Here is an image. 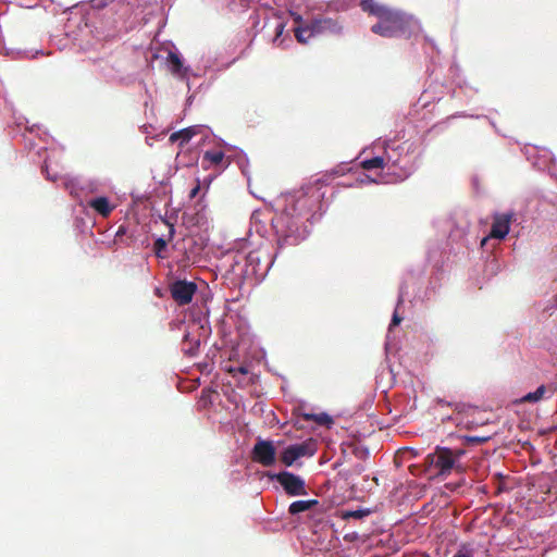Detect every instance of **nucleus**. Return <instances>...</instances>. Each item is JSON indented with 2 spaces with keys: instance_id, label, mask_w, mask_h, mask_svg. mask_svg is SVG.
<instances>
[{
  "instance_id": "1",
  "label": "nucleus",
  "mask_w": 557,
  "mask_h": 557,
  "mask_svg": "<svg viewBox=\"0 0 557 557\" xmlns=\"http://www.w3.org/2000/svg\"><path fill=\"white\" fill-rule=\"evenodd\" d=\"M362 11L379 18V22L371 27L374 34L392 38L404 34L411 22V16L405 12L382 5L374 0H361Z\"/></svg>"
},
{
  "instance_id": "2",
  "label": "nucleus",
  "mask_w": 557,
  "mask_h": 557,
  "mask_svg": "<svg viewBox=\"0 0 557 557\" xmlns=\"http://www.w3.org/2000/svg\"><path fill=\"white\" fill-rule=\"evenodd\" d=\"M465 454L466 450L461 448L437 446L425 457V463L436 470V475L447 478L453 471H463L460 459Z\"/></svg>"
},
{
  "instance_id": "3",
  "label": "nucleus",
  "mask_w": 557,
  "mask_h": 557,
  "mask_svg": "<svg viewBox=\"0 0 557 557\" xmlns=\"http://www.w3.org/2000/svg\"><path fill=\"white\" fill-rule=\"evenodd\" d=\"M317 451V445L313 440H308L302 443L293 444L287 446L281 454L282 462L290 467L301 457H311Z\"/></svg>"
},
{
  "instance_id": "4",
  "label": "nucleus",
  "mask_w": 557,
  "mask_h": 557,
  "mask_svg": "<svg viewBox=\"0 0 557 557\" xmlns=\"http://www.w3.org/2000/svg\"><path fill=\"white\" fill-rule=\"evenodd\" d=\"M251 459L263 467H272L276 461V448L273 442L258 438L251 450Z\"/></svg>"
},
{
  "instance_id": "5",
  "label": "nucleus",
  "mask_w": 557,
  "mask_h": 557,
  "mask_svg": "<svg viewBox=\"0 0 557 557\" xmlns=\"http://www.w3.org/2000/svg\"><path fill=\"white\" fill-rule=\"evenodd\" d=\"M196 292V283L186 280H177L170 285L171 297L180 306L190 304Z\"/></svg>"
},
{
  "instance_id": "6",
  "label": "nucleus",
  "mask_w": 557,
  "mask_h": 557,
  "mask_svg": "<svg viewBox=\"0 0 557 557\" xmlns=\"http://www.w3.org/2000/svg\"><path fill=\"white\" fill-rule=\"evenodd\" d=\"M512 220L513 213L494 214L491 232L487 237L482 239L481 245L484 246L490 238L504 239L510 231Z\"/></svg>"
},
{
  "instance_id": "7",
  "label": "nucleus",
  "mask_w": 557,
  "mask_h": 557,
  "mask_svg": "<svg viewBox=\"0 0 557 557\" xmlns=\"http://www.w3.org/2000/svg\"><path fill=\"white\" fill-rule=\"evenodd\" d=\"M276 480L282 485L284 491L290 496L307 494L305 481L292 472H280L276 474Z\"/></svg>"
},
{
  "instance_id": "8",
  "label": "nucleus",
  "mask_w": 557,
  "mask_h": 557,
  "mask_svg": "<svg viewBox=\"0 0 557 557\" xmlns=\"http://www.w3.org/2000/svg\"><path fill=\"white\" fill-rule=\"evenodd\" d=\"M277 224H282V226L286 224L288 227V231L284 232L278 228V225H276L277 245L280 248L295 246L299 243V237L294 234V225L289 224V218L287 215L280 216L277 219Z\"/></svg>"
},
{
  "instance_id": "9",
  "label": "nucleus",
  "mask_w": 557,
  "mask_h": 557,
  "mask_svg": "<svg viewBox=\"0 0 557 557\" xmlns=\"http://www.w3.org/2000/svg\"><path fill=\"white\" fill-rule=\"evenodd\" d=\"M314 28L318 35L323 34H332L339 35L343 30V25L338 20H333L331 17L318 18L314 20Z\"/></svg>"
},
{
  "instance_id": "10",
  "label": "nucleus",
  "mask_w": 557,
  "mask_h": 557,
  "mask_svg": "<svg viewBox=\"0 0 557 557\" xmlns=\"http://www.w3.org/2000/svg\"><path fill=\"white\" fill-rule=\"evenodd\" d=\"M556 388L550 385H540L534 392L525 394L521 401L522 403H537L545 398H552L555 395Z\"/></svg>"
},
{
  "instance_id": "11",
  "label": "nucleus",
  "mask_w": 557,
  "mask_h": 557,
  "mask_svg": "<svg viewBox=\"0 0 557 557\" xmlns=\"http://www.w3.org/2000/svg\"><path fill=\"white\" fill-rule=\"evenodd\" d=\"M168 61L170 64V70L173 75L180 78H185L187 76L188 70L183 65V62L177 53L172 51L169 52Z\"/></svg>"
},
{
  "instance_id": "12",
  "label": "nucleus",
  "mask_w": 557,
  "mask_h": 557,
  "mask_svg": "<svg viewBox=\"0 0 557 557\" xmlns=\"http://www.w3.org/2000/svg\"><path fill=\"white\" fill-rule=\"evenodd\" d=\"M197 134V127L190 126L183 128L178 132H174L170 135L169 140L171 143H176L180 140V146L183 147L187 144L195 135Z\"/></svg>"
},
{
  "instance_id": "13",
  "label": "nucleus",
  "mask_w": 557,
  "mask_h": 557,
  "mask_svg": "<svg viewBox=\"0 0 557 557\" xmlns=\"http://www.w3.org/2000/svg\"><path fill=\"white\" fill-rule=\"evenodd\" d=\"M165 224L169 226V234H168V238H158L154 243H153V251L156 253L157 257L159 258H164V255L162 253L166 246H168V242L172 240L173 237H174V234H175V227H174V224L170 223L169 221H164Z\"/></svg>"
},
{
  "instance_id": "14",
  "label": "nucleus",
  "mask_w": 557,
  "mask_h": 557,
  "mask_svg": "<svg viewBox=\"0 0 557 557\" xmlns=\"http://www.w3.org/2000/svg\"><path fill=\"white\" fill-rule=\"evenodd\" d=\"M89 207L92 208L95 211H97L102 216H108L112 210L114 209V206H112L107 197H97L89 201Z\"/></svg>"
},
{
  "instance_id": "15",
  "label": "nucleus",
  "mask_w": 557,
  "mask_h": 557,
  "mask_svg": "<svg viewBox=\"0 0 557 557\" xmlns=\"http://www.w3.org/2000/svg\"><path fill=\"white\" fill-rule=\"evenodd\" d=\"M315 35H318V33L314 28V21L306 26H298L295 28V37L301 44L308 42Z\"/></svg>"
},
{
  "instance_id": "16",
  "label": "nucleus",
  "mask_w": 557,
  "mask_h": 557,
  "mask_svg": "<svg viewBox=\"0 0 557 557\" xmlns=\"http://www.w3.org/2000/svg\"><path fill=\"white\" fill-rule=\"evenodd\" d=\"M318 504H319V502L317 499L296 500L289 505L288 512L290 515H297V513L312 509Z\"/></svg>"
},
{
  "instance_id": "17",
  "label": "nucleus",
  "mask_w": 557,
  "mask_h": 557,
  "mask_svg": "<svg viewBox=\"0 0 557 557\" xmlns=\"http://www.w3.org/2000/svg\"><path fill=\"white\" fill-rule=\"evenodd\" d=\"M391 161L389 157H374L362 161L361 166L364 170L383 169Z\"/></svg>"
},
{
  "instance_id": "18",
  "label": "nucleus",
  "mask_w": 557,
  "mask_h": 557,
  "mask_svg": "<svg viewBox=\"0 0 557 557\" xmlns=\"http://www.w3.org/2000/svg\"><path fill=\"white\" fill-rule=\"evenodd\" d=\"M304 419L307 421H314L320 425H330L333 423V419L327 413H304Z\"/></svg>"
},
{
  "instance_id": "19",
  "label": "nucleus",
  "mask_w": 557,
  "mask_h": 557,
  "mask_svg": "<svg viewBox=\"0 0 557 557\" xmlns=\"http://www.w3.org/2000/svg\"><path fill=\"white\" fill-rule=\"evenodd\" d=\"M224 157L225 154L221 150L206 151L203 153L202 161H208L210 164L219 165L223 161Z\"/></svg>"
},
{
  "instance_id": "20",
  "label": "nucleus",
  "mask_w": 557,
  "mask_h": 557,
  "mask_svg": "<svg viewBox=\"0 0 557 557\" xmlns=\"http://www.w3.org/2000/svg\"><path fill=\"white\" fill-rule=\"evenodd\" d=\"M370 513L369 510H352V511H346L343 515V518H355V519H361Z\"/></svg>"
},
{
  "instance_id": "21",
  "label": "nucleus",
  "mask_w": 557,
  "mask_h": 557,
  "mask_svg": "<svg viewBox=\"0 0 557 557\" xmlns=\"http://www.w3.org/2000/svg\"><path fill=\"white\" fill-rule=\"evenodd\" d=\"M226 371L232 374L233 376H236V374H247L249 372L248 368L246 366H239V367H230L226 369Z\"/></svg>"
},
{
  "instance_id": "22",
  "label": "nucleus",
  "mask_w": 557,
  "mask_h": 557,
  "mask_svg": "<svg viewBox=\"0 0 557 557\" xmlns=\"http://www.w3.org/2000/svg\"><path fill=\"white\" fill-rule=\"evenodd\" d=\"M308 201L309 199L306 196H300L295 202L294 211L299 210L298 214H301V210L307 206Z\"/></svg>"
},
{
  "instance_id": "23",
  "label": "nucleus",
  "mask_w": 557,
  "mask_h": 557,
  "mask_svg": "<svg viewBox=\"0 0 557 557\" xmlns=\"http://www.w3.org/2000/svg\"><path fill=\"white\" fill-rule=\"evenodd\" d=\"M401 320L403 318L397 313V311H395L389 327L397 326L400 324Z\"/></svg>"
},
{
  "instance_id": "24",
  "label": "nucleus",
  "mask_w": 557,
  "mask_h": 557,
  "mask_svg": "<svg viewBox=\"0 0 557 557\" xmlns=\"http://www.w3.org/2000/svg\"><path fill=\"white\" fill-rule=\"evenodd\" d=\"M469 442L471 443H482L485 441V438H481V437H469L468 438Z\"/></svg>"
},
{
  "instance_id": "25",
  "label": "nucleus",
  "mask_w": 557,
  "mask_h": 557,
  "mask_svg": "<svg viewBox=\"0 0 557 557\" xmlns=\"http://www.w3.org/2000/svg\"><path fill=\"white\" fill-rule=\"evenodd\" d=\"M454 557H470V555L462 552H458L457 554L454 555Z\"/></svg>"
},
{
  "instance_id": "26",
  "label": "nucleus",
  "mask_w": 557,
  "mask_h": 557,
  "mask_svg": "<svg viewBox=\"0 0 557 557\" xmlns=\"http://www.w3.org/2000/svg\"><path fill=\"white\" fill-rule=\"evenodd\" d=\"M198 189H199V187H198V186H197L196 188H194V189L191 190V193H190V196H191V197H195V196H196V194L198 193Z\"/></svg>"
},
{
  "instance_id": "27",
  "label": "nucleus",
  "mask_w": 557,
  "mask_h": 557,
  "mask_svg": "<svg viewBox=\"0 0 557 557\" xmlns=\"http://www.w3.org/2000/svg\"><path fill=\"white\" fill-rule=\"evenodd\" d=\"M278 28H280V30H278L277 35H280L282 33L283 25H280Z\"/></svg>"
}]
</instances>
